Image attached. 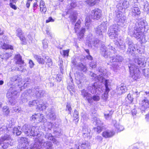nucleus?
I'll use <instances>...</instances> for the list:
<instances>
[{
	"mask_svg": "<svg viewBox=\"0 0 149 149\" xmlns=\"http://www.w3.org/2000/svg\"><path fill=\"white\" fill-rule=\"evenodd\" d=\"M135 63L130 64L128 66L130 74H132V78L134 80H136L139 76L140 72L138 68L139 65L140 67H144L146 65V62L144 57L138 58L136 56V58H133Z\"/></svg>",
	"mask_w": 149,
	"mask_h": 149,
	"instance_id": "1",
	"label": "nucleus"
},
{
	"mask_svg": "<svg viewBox=\"0 0 149 149\" xmlns=\"http://www.w3.org/2000/svg\"><path fill=\"white\" fill-rule=\"evenodd\" d=\"M42 145L45 149H53L52 143L50 141L45 142L44 139H41V137L39 139L35 138V143L33 144H31L30 149H41Z\"/></svg>",
	"mask_w": 149,
	"mask_h": 149,
	"instance_id": "2",
	"label": "nucleus"
},
{
	"mask_svg": "<svg viewBox=\"0 0 149 149\" xmlns=\"http://www.w3.org/2000/svg\"><path fill=\"white\" fill-rule=\"evenodd\" d=\"M114 52L111 51L108 52V49H107L105 46L103 47L101 49V53L102 55L105 58H110L109 61L111 63L122 62L123 59V57L119 55L113 56L112 53Z\"/></svg>",
	"mask_w": 149,
	"mask_h": 149,
	"instance_id": "3",
	"label": "nucleus"
},
{
	"mask_svg": "<svg viewBox=\"0 0 149 149\" xmlns=\"http://www.w3.org/2000/svg\"><path fill=\"white\" fill-rule=\"evenodd\" d=\"M37 129V127H30L29 125L25 124L22 127V131L27 136H36L39 139L42 136L43 133L42 132H39Z\"/></svg>",
	"mask_w": 149,
	"mask_h": 149,
	"instance_id": "4",
	"label": "nucleus"
},
{
	"mask_svg": "<svg viewBox=\"0 0 149 149\" xmlns=\"http://www.w3.org/2000/svg\"><path fill=\"white\" fill-rule=\"evenodd\" d=\"M118 43L119 44L118 46H121L125 44L127 45L128 47L127 53V54H130L132 55V54H134L136 52V49L134 45L130 38H127L126 39L125 43H124L122 40H120L118 42Z\"/></svg>",
	"mask_w": 149,
	"mask_h": 149,
	"instance_id": "5",
	"label": "nucleus"
},
{
	"mask_svg": "<svg viewBox=\"0 0 149 149\" xmlns=\"http://www.w3.org/2000/svg\"><path fill=\"white\" fill-rule=\"evenodd\" d=\"M141 12L137 4L134 3L131 6L129 15L134 18H138L140 15Z\"/></svg>",
	"mask_w": 149,
	"mask_h": 149,
	"instance_id": "6",
	"label": "nucleus"
},
{
	"mask_svg": "<svg viewBox=\"0 0 149 149\" xmlns=\"http://www.w3.org/2000/svg\"><path fill=\"white\" fill-rule=\"evenodd\" d=\"M96 76V74L93 73L91 74V77H94V79L95 80L99 81L101 82H104V84L105 87V90H106L107 92L109 91H110L109 86L110 85V82L109 80L105 79L102 76L99 75L98 76H97L96 78L95 77Z\"/></svg>",
	"mask_w": 149,
	"mask_h": 149,
	"instance_id": "7",
	"label": "nucleus"
},
{
	"mask_svg": "<svg viewBox=\"0 0 149 149\" xmlns=\"http://www.w3.org/2000/svg\"><path fill=\"white\" fill-rule=\"evenodd\" d=\"M12 139L7 134L2 136L0 139V145L3 149L7 148L10 144Z\"/></svg>",
	"mask_w": 149,
	"mask_h": 149,
	"instance_id": "8",
	"label": "nucleus"
},
{
	"mask_svg": "<svg viewBox=\"0 0 149 149\" xmlns=\"http://www.w3.org/2000/svg\"><path fill=\"white\" fill-rule=\"evenodd\" d=\"M115 20L118 25L121 27H123L127 24L126 17L121 13H118L116 15Z\"/></svg>",
	"mask_w": 149,
	"mask_h": 149,
	"instance_id": "9",
	"label": "nucleus"
},
{
	"mask_svg": "<svg viewBox=\"0 0 149 149\" xmlns=\"http://www.w3.org/2000/svg\"><path fill=\"white\" fill-rule=\"evenodd\" d=\"M107 22H103L96 28H95V32L97 35H101L102 33L105 32L107 28Z\"/></svg>",
	"mask_w": 149,
	"mask_h": 149,
	"instance_id": "10",
	"label": "nucleus"
},
{
	"mask_svg": "<svg viewBox=\"0 0 149 149\" xmlns=\"http://www.w3.org/2000/svg\"><path fill=\"white\" fill-rule=\"evenodd\" d=\"M128 34L132 37H134L137 39H140L142 33L140 29H137L134 27L129 28Z\"/></svg>",
	"mask_w": 149,
	"mask_h": 149,
	"instance_id": "11",
	"label": "nucleus"
},
{
	"mask_svg": "<svg viewBox=\"0 0 149 149\" xmlns=\"http://www.w3.org/2000/svg\"><path fill=\"white\" fill-rule=\"evenodd\" d=\"M117 31V26L116 25H113L110 26L108 30V33L111 39L117 38L118 36Z\"/></svg>",
	"mask_w": 149,
	"mask_h": 149,
	"instance_id": "12",
	"label": "nucleus"
},
{
	"mask_svg": "<svg viewBox=\"0 0 149 149\" xmlns=\"http://www.w3.org/2000/svg\"><path fill=\"white\" fill-rule=\"evenodd\" d=\"M38 102L37 100H32L30 101L29 102V105L30 107H32L38 105V107L40 110H43L46 109L47 107L48 106L47 104L44 103L38 104Z\"/></svg>",
	"mask_w": 149,
	"mask_h": 149,
	"instance_id": "13",
	"label": "nucleus"
},
{
	"mask_svg": "<svg viewBox=\"0 0 149 149\" xmlns=\"http://www.w3.org/2000/svg\"><path fill=\"white\" fill-rule=\"evenodd\" d=\"M129 6V2L126 0H120L116 6L118 10L120 12L123 11V10L126 9Z\"/></svg>",
	"mask_w": 149,
	"mask_h": 149,
	"instance_id": "14",
	"label": "nucleus"
},
{
	"mask_svg": "<svg viewBox=\"0 0 149 149\" xmlns=\"http://www.w3.org/2000/svg\"><path fill=\"white\" fill-rule=\"evenodd\" d=\"M102 11L98 8H95L91 11V17L94 19L97 20L102 16Z\"/></svg>",
	"mask_w": 149,
	"mask_h": 149,
	"instance_id": "15",
	"label": "nucleus"
},
{
	"mask_svg": "<svg viewBox=\"0 0 149 149\" xmlns=\"http://www.w3.org/2000/svg\"><path fill=\"white\" fill-rule=\"evenodd\" d=\"M87 89L92 94L94 93L99 94L101 90V88L97 86V83H95L92 85L89 86Z\"/></svg>",
	"mask_w": 149,
	"mask_h": 149,
	"instance_id": "16",
	"label": "nucleus"
},
{
	"mask_svg": "<svg viewBox=\"0 0 149 149\" xmlns=\"http://www.w3.org/2000/svg\"><path fill=\"white\" fill-rule=\"evenodd\" d=\"M11 89H9L6 94V97L8 98L9 99V104L13 105L16 104V101L15 100V95H13V94L11 92Z\"/></svg>",
	"mask_w": 149,
	"mask_h": 149,
	"instance_id": "17",
	"label": "nucleus"
},
{
	"mask_svg": "<svg viewBox=\"0 0 149 149\" xmlns=\"http://www.w3.org/2000/svg\"><path fill=\"white\" fill-rule=\"evenodd\" d=\"M21 77L20 75H16L10 77V80L8 83V86L17 84V82H19L21 81Z\"/></svg>",
	"mask_w": 149,
	"mask_h": 149,
	"instance_id": "18",
	"label": "nucleus"
},
{
	"mask_svg": "<svg viewBox=\"0 0 149 149\" xmlns=\"http://www.w3.org/2000/svg\"><path fill=\"white\" fill-rule=\"evenodd\" d=\"M81 95L84 99L88 102H91V94L86 90L83 89L81 91Z\"/></svg>",
	"mask_w": 149,
	"mask_h": 149,
	"instance_id": "19",
	"label": "nucleus"
},
{
	"mask_svg": "<svg viewBox=\"0 0 149 149\" xmlns=\"http://www.w3.org/2000/svg\"><path fill=\"white\" fill-rule=\"evenodd\" d=\"M48 113H47V117L50 119L54 120L56 118V116L54 112V109L51 108L48 109Z\"/></svg>",
	"mask_w": 149,
	"mask_h": 149,
	"instance_id": "20",
	"label": "nucleus"
},
{
	"mask_svg": "<svg viewBox=\"0 0 149 149\" xmlns=\"http://www.w3.org/2000/svg\"><path fill=\"white\" fill-rule=\"evenodd\" d=\"M0 47H1L2 49H5L13 50V47L11 45L5 43L4 41L2 38L0 39Z\"/></svg>",
	"mask_w": 149,
	"mask_h": 149,
	"instance_id": "21",
	"label": "nucleus"
},
{
	"mask_svg": "<svg viewBox=\"0 0 149 149\" xmlns=\"http://www.w3.org/2000/svg\"><path fill=\"white\" fill-rule=\"evenodd\" d=\"M115 132L113 131L107 130L103 132L102 135L105 138H110L113 136Z\"/></svg>",
	"mask_w": 149,
	"mask_h": 149,
	"instance_id": "22",
	"label": "nucleus"
},
{
	"mask_svg": "<svg viewBox=\"0 0 149 149\" xmlns=\"http://www.w3.org/2000/svg\"><path fill=\"white\" fill-rule=\"evenodd\" d=\"M77 15V13L76 11L73 10H71V12L70 13L69 17L70 18L72 24L74 23L76 21Z\"/></svg>",
	"mask_w": 149,
	"mask_h": 149,
	"instance_id": "23",
	"label": "nucleus"
},
{
	"mask_svg": "<svg viewBox=\"0 0 149 149\" xmlns=\"http://www.w3.org/2000/svg\"><path fill=\"white\" fill-rule=\"evenodd\" d=\"M19 84H14V85L8 86L10 87L9 89H11V92L13 94V95H16L17 94V88L19 87Z\"/></svg>",
	"mask_w": 149,
	"mask_h": 149,
	"instance_id": "24",
	"label": "nucleus"
},
{
	"mask_svg": "<svg viewBox=\"0 0 149 149\" xmlns=\"http://www.w3.org/2000/svg\"><path fill=\"white\" fill-rule=\"evenodd\" d=\"M31 93H32L31 89H29L28 90L25 91L21 95V98L22 102L24 101H26L27 100L26 97L29 95H31Z\"/></svg>",
	"mask_w": 149,
	"mask_h": 149,
	"instance_id": "25",
	"label": "nucleus"
},
{
	"mask_svg": "<svg viewBox=\"0 0 149 149\" xmlns=\"http://www.w3.org/2000/svg\"><path fill=\"white\" fill-rule=\"evenodd\" d=\"M75 79L76 80L77 82L80 84L81 83L84 81V80L86 79V77L82 74H76L75 75Z\"/></svg>",
	"mask_w": 149,
	"mask_h": 149,
	"instance_id": "26",
	"label": "nucleus"
},
{
	"mask_svg": "<svg viewBox=\"0 0 149 149\" xmlns=\"http://www.w3.org/2000/svg\"><path fill=\"white\" fill-rule=\"evenodd\" d=\"M86 147V145L85 143H81L79 142H77L74 148H72L70 149H85Z\"/></svg>",
	"mask_w": 149,
	"mask_h": 149,
	"instance_id": "27",
	"label": "nucleus"
},
{
	"mask_svg": "<svg viewBox=\"0 0 149 149\" xmlns=\"http://www.w3.org/2000/svg\"><path fill=\"white\" fill-rule=\"evenodd\" d=\"M31 90L32 93H31V95L36 96L37 97H40V90H39V88L36 87Z\"/></svg>",
	"mask_w": 149,
	"mask_h": 149,
	"instance_id": "28",
	"label": "nucleus"
},
{
	"mask_svg": "<svg viewBox=\"0 0 149 149\" xmlns=\"http://www.w3.org/2000/svg\"><path fill=\"white\" fill-rule=\"evenodd\" d=\"M89 44L95 47H97L100 44V41L97 38H93L89 42Z\"/></svg>",
	"mask_w": 149,
	"mask_h": 149,
	"instance_id": "29",
	"label": "nucleus"
},
{
	"mask_svg": "<svg viewBox=\"0 0 149 149\" xmlns=\"http://www.w3.org/2000/svg\"><path fill=\"white\" fill-rule=\"evenodd\" d=\"M15 61L17 64H24V61L22 60V57L19 54L16 55L15 56Z\"/></svg>",
	"mask_w": 149,
	"mask_h": 149,
	"instance_id": "30",
	"label": "nucleus"
},
{
	"mask_svg": "<svg viewBox=\"0 0 149 149\" xmlns=\"http://www.w3.org/2000/svg\"><path fill=\"white\" fill-rule=\"evenodd\" d=\"M143 105L141 107V109L143 111L145 108L146 109L149 108V100L145 98L142 100Z\"/></svg>",
	"mask_w": 149,
	"mask_h": 149,
	"instance_id": "31",
	"label": "nucleus"
},
{
	"mask_svg": "<svg viewBox=\"0 0 149 149\" xmlns=\"http://www.w3.org/2000/svg\"><path fill=\"white\" fill-rule=\"evenodd\" d=\"M145 23L143 21H141L135 24V27L134 28L137 29H140L141 31L142 29L145 28Z\"/></svg>",
	"mask_w": 149,
	"mask_h": 149,
	"instance_id": "32",
	"label": "nucleus"
},
{
	"mask_svg": "<svg viewBox=\"0 0 149 149\" xmlns=\"http://www.w3.org/2000/svg\"><path fill=\"white\" fill-rule=\"evenodd\" d=\"M33 57L39 64L43 65L45 63V61L40 56L34 54Z\"/></svg>",
	"mask_w": 149,
	"mask_h": 149,
	"instance_id": "33",
	"label": "nucleus"
},
{
	"mask_svg": "<svg viewBox=\"0 0 149 149\" xmlns=\"http://www.w3.org/2000/svg\"><path fill=\"white\" fill-rule=\"evenodd\" d=\"M99 72L100 74L98 75H97L96 74L95 77L96 78L97 76H98L99 75H100L103 76H104L107 73V70L103 67H99L98 69Z\"/></svg>",
	"mask_w": 149,
	"mask_h": 149,
	"instance_id": "34",
	"label": "nucleus"
},
{
	"mask_svg": "<svg viewBox=\"0 0 149 149\" xmlns=\"http://www.w3.org/2000/svg\"><path fill=\"white\" fill-rule=\"evenodd\" d=\"M22 130L21 128L18 126V127H15L14 128L13 132L14 134H16L17 135H19L22 133Z\"/></svg>",
	"mask_w": 149,
	"mask_h": 149,
	"instance_id": "35",
	"label": "nucleus"
},
{
	"mask_svg": "<svg viewBox=\"0 0 149 149\" xmlns=\"http://www.w3.org/2000/svg\"><path fill=\"white\" fill-rule=\"evenodd\" d=\"M100 0H86V2L90 6H94L97 3H98Z\"/></svg>",
	"mask_w": 149,
	"mask_h": 149,
	"instance_id": "36",
	"label": "nucleus"
},
{
	"mask_svg": "<svg viewBox=\"0 0 149 149\" xmlns=\"http://www.w3.org/2000/svg\"><path fill=\"white\" fill-rule=\"evenodd\" d=\"M37 121L39 122H45L46 120L44 117L43 114L41 113H38Z\"/></svg>",
	"mask_w": 149,
	"mask_h": 149,
	"instance_id": "37",
	"label": "nucleus"
},
{
	"mask_svg": "<svg viewBox=\"0 0 149 149\" xmlns=\"http://www.w3.org/2000/svg\"><path fill=\"white\" fill-rule=\"evenodd\" d=\"M77 67L79 70L82 71L84 72H86L87 70L86 67L85 65H84L82 63L78 64L77 65Z\"/></svg>",
	"mask_w": 149,
	"mask_h": 149,
	"instance_id": "38",
	"label": "nucleus"
},
{
	"mask_svg": "<svg viewBox=\"0 0 149 149\" xmlns=\"http://www.w3.org/2000/svg\"><path fill=\"white\" fill-rule=\"evenodd\" d=\"M77 67L79 70L82 71L84 72H86L87 70L86 67L85 65H84L82 63L78 64L77 65Z\"/></svg>",
	"mask_w": 149,
	"mask_h": 149,
	"instance_id": "39",
	"label": "nucleus"
},
{
	"mask_svg": "<svg viewBox=\"0 0 149 149\" xmlns=\"http://www.w3.org/2000/svg\"><path fill=\"white\" fill-rule=\"evenodd\" d=\"M23 64L20 65L19 68H15V70L21 71L22 72H24L26 71L25 67L23 65Z\"/></svg>",
	"mask_w": 149,
	"mask_h": 149,
	"instance_id": "40",
	"label": "nucleus"
},
{
	"mask_svg": "<svg viewBox=\"0 0 149 149\" xmlns=\"http://www.w3.org/2000/svg\"><path fill=\"white\" fill-rule=\"evenodd\" d=\"M11 56L10 54L6 53L2 55L0 54V58H1L3 60H6Z\"/></svg>",
	"mask_w": 149,
	"mask_h": 149,
	"instance_id": "41",
	"label": "nucleus"
},
{
	"mask_svg": "<svg viewBox=\"0 0 149 149\" xmlns=\"http://www.w3.org/2000/svg\"><path fill=\"white\" fill-rule=\"evenodd\" d=\"M91 102H88L89 103L93 102V101L96 102L98 101L100 99V97L97 95H94L93 96L91 95Z\"/></svg>",
	"mask_w": 149,
	"mask_h": 149,
	"instance_id": "42",
	"label": "nucleus"
},
{
	"mask_svg": "<svg viewBox=\"0 0 149 149\" xmlns=\"http://www.w3.org/2000/svg\"><path fill=\"white\" fill-rule=\"evenodd\" d=\"M113 63L111 65V69H113V70L116 71L119 68V66L118 65V63L112 62Z\"/></svg>",
	"mask_w": 149,
	"mask_h": 149,
	"instance_id": "43",
	"label": "nucleus"
},
{
	"mask_svg": "<svg viewBox=\"0 0 149 149\" xmlns=\"http://www.w3.org/2000/svg\"><path fill=\"white\" fill-rule=\"evenodd\" d=\"M114 126L117 129L118 132L122 131L124 129V128L123 126L120 125L118 123H116L114 125Z\"/></svg>",
	"mask_w": 149,
	"mask_h": 149,
	"instance_id": "44",
	"label": "nucleus"
},
{
	"mask_svg": "<svg viewBox=\"0 0 149 149\" xmlns=\"http://www.w3.org/2000/svg\"><path fill=\"white\" fill-rule=\"evenodd\" d=\"M127 88L125 86H121V87L118 88V90L119 93L122 94L124 93L127 91Z\"/></svg>",
	"mask_w": 149,
	"mask_h": 149,
	"instance_id": "45",
	"label": "nucleus"
},
{
	"mask_svg": "<svg viewBox=\"0 0 149 149\" xmlns=\"http://www.w3.org/2000/svg\"><path fill=\"white\" fill-rule=\"evenodd\" d=\"M113 112L111 111H110L109 113H105L104 114V116L106 119L109 120L111 119L112 115L113 114Z\"/></svg>",
	"mask_w": 149,
	"mask_h": 149,
	"instance_id": "46",
	"label": "nucleus"
},
{
	"mask_svg": "<svg viewBox=\"0 0 149 149\" xmlns=\"http://www.w3.org/2000/svg\"><path fill=\"white\" fill-rule=\"evenodd\" d=\"M56 129H54V134L56 135V136H60L61 135V131L60 129L59 128H57V126L56 127Z\"/></svg>",
	"mask_w": 149,
	"mask_h": 149,
	"instance_id": "47",
	"label": "nucleus"
},
{
	"mask_svg": "<svg viewBox=\"0 0 149 149\" xmlns=\"http://www.w3.org/2000/svg\"><path fill=\"white\" fill-rule=\"evenodd\" d=\"M81 23V21L80 19H79L75 24L74 28L75 33H77V29H79L80 28V24Z\"/></svg>",
	"mask_w": 149,
	"mask_h": 149,
	"instance_id": "48",
	"label": "nucleus"
},
{
	"mask_svg": "<svg viewBox=\"0 0 149 149\" xmlns=\"http://www.w3.org/2000/svg\"><path fill=\"white\" fill-rule=\"evenodd\" d=\"M85 29L84 28H82L80 31L78 35V38L80 39H81L83 37L84 33L85 32Z\"/></svg>",
	"mask_w": 149,
	"mask_h": 149,
	"instance_id": "49",
	"label": "nucleus"
},
{
	"mask_svg": "<svg viewBox=\"0 0 149 149\" xmlns=\"http://www.w3.org/2000/svg\"><path fill=\"white\" fill-rule=\"evenodd\" d=\"M2 111L5 114L8 115L9 113V108L7 106H4L2 108Z\"/></svg>",
	"mask_w": 149,
	"mask_h": 149,
	"instance_id": "50",
	"label": "nucleus"
},
{
	"mask_svg": "<svg viewBox=\"0 0 149 149\" xmlns=\"http://www.w3.org/2000/svg\"><path fill=\"white\" fill-rule=\"evenodd\" d=\"M45 138L46 139L49 140H52L54 138L53 136L52 135L49 133H47L45 135Z\"/></svg>",
	"mask_w": 149,
	"mask_h": 149,
	"instance_id": "51",
	"label": "nucleus"
},
{
	"mask_svg": "<svg viewBox=\"0 0 149 149\" xmlns=\"http://www.w3.org/2000/svg\"><path fill=\"white\" fill-rule=\"evenodd\" d=\"M7 128L5 126H3L0 128V133L1 134L7 133Z\"/></svg>",
	"mask_w": 149,
	"mask_h": 149,
	"instance_id": "52",
	"label": "nucleus"
},
{
	"mask_svg": "<svg viewBox=\"0 0 149 149\" xmlns=\"http://www.w3.org/2000/svg\"><path fill=\"white\" fill-rule=\"evenodd\" d=\"M16 35L19 38L21 37L22 34V31L20 28H18L16 31Z\"/></svg>",
	"mask_w": 149,
	"mask_h": 149,
	"instance_id": "53",
	"label": "nucleus"
},
{
	"mask_svg": "<svg viewBox=\"0 0 149 149\" xmlns=\"http://www.w3.org/2000/svg\"><path fill=\"white\" fill-rule=\"evenodd\" d=\"M79 113L76 110H75L74 113V120H77V122H78L79 120Z\"/></svg>",
	"mask_w": 149,
	"mask_h": 149,
	"instance_id": "54",
	"label": "nucleus"
},
{
	"mask_svg": "<svg viewBox=\"0 0 149 149\" xmlns=\"http://www.w3.org/2000/svg\"><path fill=\"white\" fill-rule=\"evenodd\" d=\"M77 59L75 56H73L72 58L71 62L74 65L76 66L77 64Z\"/></svg>",
	"mask_w": 149,
	"mask_h": 149,
	"instance_id": "55",
	"label": "nucleus"
},
{
	"mask_svg": "<svg viewBox=\"0 0 149 149\" xmlns=\"http://www.w3.org/2000/svg\"><path fill=\"white\" fill-rule=\"evenodd\" d=\"M19 38L22 41L21 43L24 45L26 44V41L25 37L23 36H22L21 37H19Z\"/></svg>",
	"mask_w": 149,
	"mask_h": 149,
	"instance_id": "56",
	"label": "nucleus"
},
{
	"mask_svg": "<svg viewBox=\"0 0 149 149\" xmlns=\"http://www.w3.org/2000/svg\"><path fill=\"white\" fill-rule=\"evenodd\" d=\"M103 46H105L106 47L107 49H108V52L109 51H111L112 52H114V49H115L114 48H113L112 47L110 46H107V47H106L105 46L102 45V46L101 47V48H102V47Z\"/></svg>",
	"mask_w": 149,
	"mask_h": 149,
	"instance_id": "57",
	"label": "nucleus"
},
{
	"mask_svg": "<svg viewBox=\"0 0 149 149\" xmlns=\"http://www.w3.org/2000/svg\"><path fill=\"white\" fill-rule=\"evenodd\" d=\"M69 49L67 50H64L63 51L62 53L61 52V54L62 55H63L64 57L68 56L69 54Z\"/></svg>",
	"mask_w": 149,
	"mask_h": 149,
	"instance_id": "58",
	"label": "nucleus"
},
{
	"mask_svg": "<svg viewBox=\"0 0 149 149\" xmlns=\"http://www.w3.org/2000/svg\"><path fill=\"white\" fill-rule=\"evenodd\" d=\"M94 130L95 131H96L98 133H99L102 131V128L100 126H97L96 127L94 128Z\"/></svg>",
	"mask_w": 149,
	"mask_h": 149,
	"instance_id": "59",
	"label": "nucleus"
},
{
	"mask_svg": "<svg viewBox=\"0 0 149 149\" xmlns=\"http://www.w3.org/2000/svg\"><path fill=\"white\" fill-rule=\"evenodd\" d=\"M40 10L41 12L43 13H45L47 11V8L45 5L44 6H40Z\"/></svg>",
	"mask_w": 149,
	"mask_h": 149,
	"instance_id": "60",
	"label": "nucleus"
},
{
	"mask_svg": "<svg viewBox=\"0 0 149 149\" xmlns=\"http://www.w3.org/2000/svg\"><path fill=\"white\" fill-rule=\"evenodd\" d=\"M143 71L144 72V74L145 77H149V68L144 69L143 70Z\"/></svg>",
	"mask_w": 149,
	"mask_h": 149,
	"instance_id": "61",
	"label": "nucleus"
},
{
	"mask_svg": "<svg viewBox=\"0 0 149 149\" xmlns=\"http://www.w3.org/2000/svg\"><path fill=\"white\" fill-rule=\"evenodd\" d=\"M66 110H68L69 112V113L70 114L71 111L72 110V108L70 104L68 103H67L66 106Z\"/></svg>",
	"mask_w": 149,
	"mask_h": 149,
	"instance_id": "62",
	"label": "nucleus"
},
{
	"mask_svg": "<svg viewBox=\"0 0 149 149\" xmlns=\"http://www.w3.org/2000/svg\"><path fill=\"white\" fill-rule=\"evenodd\" d=\"M144 10L146 12L147 14L149 15V6H146L145 5L144 6Z\"/></svg>",
	"mask_w": 149,
	"mask_h": 149,
	"instance_id": "63",
	"label": "nucleus"
},
{
	"mask_svg": "<svg viewBox=\"0 0 149 149\" xmlns=\"http://www.w3.org/2000/svg\"><path fill=\"white\" fill-rule=\"evenodd\" d=\"M90 19L89 17H86L85 19V24L86 26H88L90 24Z\"/></svg>",
	"mask_w": 149,
	"mask_h": 149,
	"instance_id": "64",
	"label": "nucleus"
}]
</instances>
